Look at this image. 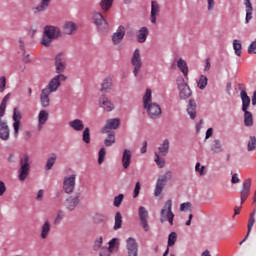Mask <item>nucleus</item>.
Instances as JSON below:
<instances>
[{
  "mask_svg": "<svg viewBox=\"0 0 256 256\" xmlns=\"http://www.w3.org/2000/svg\"><path fill=\"white\" fill-rule=\"evenodd\" d=\"M54 65L57 75H63V73H65V69H67V61L65 60V55L63 53L56 55Z\"/></svg>",
  "mask_w": 256,
  "mask_h": 256,
  "instance_id": "9d476101",
  "label": "nucleus"
},
{
  "mask_svg": "<svg viewBox=\"0 0 256 256\" xmlns=\"http://www.w3.org/2000/svg\"><path fill=\"white\" fill-rule=\"evenodd\" d=\"M174 219L175 214L173 213V202L168 200L160 212V223H165L168 221L169 225L173 227Z\"/></svg>",
  "mask_w": 256,
  "mask_h": 256,
  "instance_id": "7ed1b4c3",
  "label": "nucleus"
},
{
  "mask_svg": "<svg viewBox=\"0 0 256 256\" xmlns=\"http://www.w3.org/2000/svg\"><path fill=\"white\" fill-rule=\"evenodd\" d=\"M210 149L214 153H223V144L220 140L214 139L210 142Z\"/></svg>",
  "mask_w": 256,
  "mask_h": 256,
  "instance_id": "c85d7f7f",
  "label": "nucleus"
},
{
  "mask_svg": "<svg viewBox=\"0 0 256 256\" xmlns=\"http://www.w3.org/2000/svg\"><path fill=\"white\" fill-rule=\"evenodd\" d=\"M120 123L121 122H120L119 118L107 120L106 125L102 130V133H111V131H109V129H118Z\"/></svg>",
  "mask_w": 256,
  "mask_h": 256,
  "instance_id": "4be33fe9",
  "label": "nucleus"
},
{
  "mask_svg": "<svg viewBox=\"0 0 256 256\" xmlns=\"http://www.w3.org/2000/svg\"><path fill=\"white\" fill-rule=\"evenodd\" d=\"M121 225H123V216H121V212H117L115 215L114 230L121 229Z\"/></svg>",
  "mask_w": 256,
  "mask_h": 256,
  "instance_id": "79ce46f5",
  "label": "nucleus"
},
{
  "mask_svg": "<svg viewBox=\"0 0 256 256\" xmlns=\"http://www.w3.org/2000/svg\"><path fill=\"white\" fill-rule=\"evenodd\" d=\"M167 175H169V172H167L165 175L160 176L156 183V188L154 195L155 197H159L161 193H163V187H165V183H167Z\"/></svg>",
  "mask_w": 256,
  "mask_h": 256,
  "instance_id": "6ab92c4d",
  "label": "nucleus"
},
{
  "mask_svg": "<svg viewBox=\"0 0 256 256\" xmlns=\"http://www.w3.org/2000/svg\"><path fill=\"white\" fill-rule=\"evenodd\" d=\"M253 225H255V210L250 214L249 220H248V235H251V231L253 229Z\"/></svg>",
  "mask_w": 256,
  "mask_h": 256,
  "instance_id": "37998d69",
  "label": "nucleus"
},
{
  "mask_svg": "<svg viewBox=\"0 0 256 256\" xmlns=\"http://www.w3.org/2000/svg\"><path fill=\"white\" fill-rule=\"evenodd\" d=\"M159 155H162V157L167 156V153H169V140L165 139L162 144L158 147Z\"/></svg>",
  "mask_w": 256,
  "mask_h": 256,
  "instance_id": "72a5a7b5",
  "label": "nucleus"
},
{
  "mask_svg": "<svg viewBox=\"0 0 256 256\" xmlns=\"http://www.w3.org/2000/svg\"><path fill=\"white\" fill-rule=\"evenodd\" d=\"M51 0H41L40 4L33 9L34 13H43V11H47L49 9V5Z\"/></svg>",
  "mask_w": 256,
  "mask_h": 256,
  "instance_id": "473e14b6",
  "label": "nucleus"
},
{
  "mask_svg": "<svg viewBox=\"0 0 256 256\" xmlns=\"http://www.w3.org/2000/svg\"><path fill=\"white\" fill-rule=\"evenodd\" d=\"M117 243V240L115 238H113L110 242H109V247L108 249H110V251L113 252V249H115V245Z\"/></svg>",
  "mask_w": 256,
  "mask_h": 256,
  "instance_id": "69168bd1",
  "label": "nucleus"
},
{
  "mask_svg": "<svg viewBox=\"0 0 256 256\" xmlns=\"http://www.w3.org/2000/svg\"><path fill=\"white\" fill-rule=\"evenodd\" d=\"M50 233H51V222H49V220H46L41 227V232H40L41 239H47Z\"/></svg>",
  "mask_w": 256,
  "mask_h": 256,
  "instance_id": "cd10ccee",
  "label": "nucleus"
},
{
  "mask_svg": "<svg viewBox=\"0 0 256 256\" xmlns=\"http://www.w3.org/2000/svg\"><path fill=\"white\" fill-rule=\"evenodd\" d=\"M247 149H248V151H255V149H256V138H255V136L250 137V139L248 141Z\"/></svg>",
  "mask_w": 256,
  "mask_h": 256,
  "instance_id": "de8ad7c7",
  "label": "nucleus"
},
{
  "mask_svg": "<svg viewBox=\"0 0 256 256\" xmlns=\"http://www.w3.org/2000/svg\"><path fill=\"white\" fill-rule=\"evenodd\" d=\"M69 127L74 129V131H83V129H85V124L83 123V120L75 119L69 122Z\"/></svg>",
  "mask_w": 256,
  "mask_h": 256,
  "instance_id": "2f4dec72",
  "label": "nucleus"
},
{
  "mask_svg": "<svg viewBox=\"0 0 256 256\" xmlns=\"http://www.w3.org/2000/svg\"><path fill=\"white\" fill-rule=\"evenodd\" d=\"M245 5V23L248 25V23H251V20L253 19V4L251 3V0H244Z\"/></svg>",
  "mask_w": 256,
  "mask_h": 256,
  "instance_id": "412c9836",
  "label": "nucleus"
},
{
  "mask_svg": "<svg viewBox=\"0 0 256 256\" xmlns=\"http://www.w3.org/2000/svg\"><path fill=\"white\" fill-rule=\"evenodd\" d=\"M147 37H149V29L144 26L137 32L136 38L138 43H145V41H147Z\"/></svg>",
  "mask_w": 256,
  "mask_h": 256,
  "instance_id": "a878e982",
  "label": "nucleus"
},
{
  "mask_svg": "<svg viewBox=\"0 0 256 256\" xmlns=\"http://www.w3.org/2000/svg\"><path fill=\"white\" fill-rule=\"evenodd\" d=\"M233 49L235 51V55H237V57H241V53H243V44L241 43V40H233Z\"/></svg>",
  "mask_w": 256,
  "mask_h": 256,
  "instance_id": "c9c22d12",
  "label": "nucleus"
},
{
  "mask_svg": "<svg viewBox=\"0 0 256 256\" xmlns=\"http://www.w3.org/2000/svg\"><path fill=\"white\" fill-rule=\"evenodd\" d=\"M13 124L12 127L14 129L13 136L15 139L19 137V131L21 130V119H23V114H21V110L19 108H14L13 109Z\"/></svg>",
  "mask_w": 256,
  "mask_h": 256,
  "instance_id": "423d86ee",
  "label": "nucleus"
},
{
  "mask_svg": "<svg viewBox=\"0 0 256 256\" xmlns=\"http://www.w3.org/2000/svg\"><path fill=\"white\" fill-rule=\"evenodd\" d=\"M240 97L242 101V111H247L249 105H251V98L247 95V92H240Z\"/></svg>",
  "mask_w": 256,
  "mask_h": 256,
  "instance_id": "7c9ffc66",
  "label": "nucleus"
},
{
  "mask_svg": "<svg viewBox=\"0 0 256 256\" xmlns=\"http://www.w3.org/2000/svg\"><path fill=\"white\" fill-rule=\"evenodd\" d=\"M5 108L4 106H0V123H7V120H3V117H5Z\"/></svg>",
  "mask_w": 256,
  "mask_h": 256,
  "instance_id": "e2e57ef3",
  "label": "nucleus"
},
{
  "mask_svg": "<svg viewBox=\"0 0 256 256\" xmlns=\"http://www.w3.org/2000/svg\"><path fill=\"white\" fill-rule=\"evenodd\" d=\"M45 192L43 190H39L36 196L37 201H43V195Z\"/></svg>",
  "mask_w": 256,
  "mask_h": 256,
  "instance_id": "774afa93",
  "label": "nucleus"
},
{
  "mask_svg": "<svg viewBox=\"0 0 256 256\" xmlns=\"http://www.w3.org/2000/svg\"><path fill=\"white\" fill-rule=\"evenodd\" d=\"M249 55H256V41L252 42L248 47Z\"/></svg>",
  "mask_w": 256,
  "mask_h": 256,
  "instance_id": "4d7b16f0",
  "label": "nucleus"
},
{
  "mask_svg": "<svg viewBox=\"0 0 256 256\" xmlns=\"http://www.w3.org/2000/svg\"><path fill=\"white\" fill-rule=\"evenodd\" d=\"M102 245H103V237H98L94 242L93 250L99 251V249H101Z\"/></svg>",
  "mask_w": 256,
  "mask_h": 256,
  "instance_id": "8fccbe9b",
  "label": "nucleus"
},
{
  "mask_svg": "<svg viewBox=\"0 0 256 256\" xmlns=\"http://www.w3.org/2000/svg\"><path fill=\"white\" fill-rule=\"evenodd\" d=\"M49 121V112L46 110H41L38 114V131H41L43 129V126L45 123Z\"/></svg>",
  "mask_w": 256,
  "mask_h": 256,
  "instance_id": "b1692460",
  "label": "nucleus"
},
{
  "mask_svg": "<svg viewBox=\"0 0 256 256\" xmlns=\"http://www.w3.org/2000/svg\"><path fill=\"white\" fill-rule=\"evenodd\" d=\"M82 139L84 143H91V132L89 127L85 128L82 134Z\"/></svg>",
  "mask_w": 256,
  "mask_h": 256,
  "instance_id": "a18cd8bd",
  "label": "nucleus"
},
{
  "mask_svg": "<svg viewBox=\"0 0 256 256\" xmlns=\"http://www.w3.org/2000/svg\"><path fill=\"white\" fill-rule=\"evenodd\" d=\"M131 150L129 149H125L123 151V155H122V165L124 169H129V165H131Z\"/></svg>",
  "mask_w": 256,
  "mask_h": 256,
  "instance_id": "bb28decb",
  "label": "nucleus"
},
{
  "mask_svg": "<svg viewBox=\"0 0 256 256\" xmlns=\"http://www.w3.org/2000/svg\"><path fill=\"white\" fill-rule=\"evenodd\" d=\"M139 219H140V223L144 229V231H149V212L147 211V209H145V207L141 206L139 208Z\"/></svg>",
  "mask_w": 256,
  "mask_h": 256,
  "instance_id": "f8f14e48",
  "label": "nucleus"
},
{
  "mask_svg": "<svg viewBox=\"0 0 256 256\" xmlns=\"http://www.w3.org/2000/svg\"><path fill=\"white\" fill-rule=\"evenodd\" d=\"M7 191V186L5 185V182L0 181V197H3Z\"/></svg>",
  "mask_w": 256,
  "mask_h": 256,
  "instance_id": "0e129e2a",
  "label": "nucleus"
},
{
  "mask_svg": "<svg viewBox=\"0 0 256 256\" xmlns=\"http://www.w3.org/2000/svg\"><path fill=\"white\" fill-rule=\"evenodd\" d=\"M93 221L94 223H102V221H105V215L97 213L94 215Z\"/></svg>",
  "mask_w": 256,
  "mask_h": 256,
  "instance_id": "864d4df0",
  "label": "nucleus"
},
{
  "mask_svg": "<svg viewBox=\"0 0 256 256\" xmlns=\"http://www.w3.org/2000/svg\"><path fill=\"white\" fill-rule=\"evenodd\" d=\"M177 67L183 73L184 77H187V75H189V67H187V62H185V60H183L182 58L177 61Z\"/></svg>",
  "mask_w": 256,
  "mask_h": 256,
  "instance_id": "f704fd0d",
  "label": "nucleus"
},
{
  "mask_svg": "<svg viewBox=\"0 0 256 256\" xmlns=\"http://www.w3.org/2000/svg\"><path fill=\"white\" fill-rule=\"evenodd\" d=\"M31 171V163L29 162V155L25 154L20 159V168L18 170L19 181H25L29 177V172Z\"/></svg>",
  "mask_w": 256,
  "mask_h": 256,
  "instance_id": "20e7f679",
  "label": "nucleus"
},
{
  "mask_svg": "<svg viewBox=\"0 0 256 256\" xmlns=\"http://www.w3.org/2000/svg\"><path fill=\"white\" fill-rule=\"evenodd\" d=\"M6 85H7V78H5V76L0 77V93H3V91H5Z\"/></svg>",
  "mask_w": 256,
  "mask_h": 256,
  "instance_id": "5fc2aeb1",
  "label": "nucleus"
},
{
  "mask_svg": "<svg viewBox=\"0 0 256 256\" xmlns=\"http://www.w3.org/2000/svg\"><path fill=\"white\" fill-rule=\"evenodd\" d=\"M207 81H208L207 76L201 75L197 82L199 89L201 90L205 89V87H207Z\"/></svg>",
  "mask_w": 256,
  "mask_h": 256,
  "instance_id": "c03bdc74",
  "label": "nucleus"
},
{
  "mask_svg": "<svg viewBox=\"0 0 256 256\" xmlns=\"http://www.w3.org/2000/svg\"><path fill=\"white\" fill-rule=\"evenodd\" d=\"M155 163H156V165H158V167L160 168V169H163V167H165V160H163V159H161L160 158V156H159V153H155Z\"/></svg>",
  "mask_w": 256,
  "mask_h": 256,
  "instance_id": "3c124183",
  "label": "nucleus"
},
{
  "mask_svg": "<svg viewBox=\"0 0 256 256\" xmlns=\"http://www.w3.org/2000/svg\"><path fill=\"white\" fill-rule=\"evenodd\" d=\"M153 96L151 89H147L145 95L143 96V105L146 109L150 119H159L161 117V106L157 103H153Z\"/></svg>",
  "mask_w": 256,
  "mask_h": 256,
  "instance_id": "f257e3e1",
  "label": "nucleus"
},
{
  "mask_svg": "<svg viewBox=\"0 0 256 256\" xmlns=\"http://www.w3.org/2000/svg\"><path fill=\"white\" fill-rule=\"evenodd\" d=\"M111 253L113 252L110 249L102 248L101 251L99 252V256H111Z\"/></svg>",
  "mask_w": 256,
  "mask_h": 256,
  "instance_id": "bf43d9fd",
  "label": "nucleus"
},
{
  "mask_svg": "<svg viewBox=\"0 0 256 256\" xmlns=\"http://www.w3.org/2000/svg\"><path fill=\"white\" fill-rule=\"evenodd\" d=\"M63 29L66 35H72V33L77 30V26L73 22H67L64 24Z\"/></svg>",
  "mask_w": 256,
  "mask_h": 256,
  "instance_id": "e433bc0d",
  "label": "nucleus"
},
{
  "mask_svg": "<svg viewBox=\"0 0 256 256\" xmlns=\"http://www.w3.org/2000/svg\"><path fill=\"white\" fill-rule=\"evenodd\" d=\"M77 205H79V196L77 195L69 196L64 202V207L68 211H75Z\"/></svg>",
  "mask_w": 256,
  "mask_h": 256,
  "instance_id": "dca6fc26",
  "label": "nucleus"
},
{
  "mask_svg": "<svg viewBox=\"0 0 256 256\" xmlns=\"http://www.w3.org/2000/svg\"><path fill=\"white\" fill-rule=\"evenodd\" d=\"M131 65L134 67V77H137L141 72V67H143V60H141V51L139 49L134 50L131 58Z\"/></svg>",
  "mask_w": 256,
  "mask_h": 256,
  "instance_id": "39448f33",
  "label": "nucleus"
},
{
  "mask_svg": "<svg viewBox=\"0 0 256 256\" xmlns=\"http://www.w3.org/2000/svg\"><path fill=\"white\" fill-rule=\"evenodd\" d=\"M52 92L49 90H46L45 88L42 89L40 94V103L42 107L47 108L49 105H51V99L49 98V95H51Z\"/></svg>",
  "mask_w": 256,
  "mask_h": 256,
  "instance_id": "5701e85b",
  "label": "nucleus"
},
{
  "mask_svg": "<svg viewBox=\"0 0 256 256\" xmlns=\"http://www.w3.org/2000/svg\"><path fill=\"white\" fill-rule=\"evenodd\" d=\"M187 113L188 115H190V119H195V117L197 116V103L195 102V100H189Z\"/></svg>",
  "mask_w": 256,
  "mask_h": 256,
  "instance_id": "c756f323",
  "label": "nucleus"
},
{
  "mask_svg": "<svg viewBox=\"0 0 256 256\" xmlns=\"http://www.w3.org/2000/svg\"><path fill=\"white\" fill-rule=\"evenodd\" d=\"M59 37H61V29H59V27L45 26L40 43L43 47H51V43H53L55 39H59Z\"/></svg>",
  "mask_w": 256,
  "mask_h": 256,
  "instance_id": "f03ea898",
  "label": "nucleus"
},
{
  "mask_svg": "<svg viewBox=\"0 0 256 256\" xmlns=\"http://www.w3.org/2000/svg\"><path fill=\"white\" fill-rule=\"evenodd\" d=\"M244 113V124L246 127H252L253 125V114L248 110L243 111Z\"/></svg>",
  "mask_w": 256,
  "mask_h": 256,
  "instance_id": "4c0bfd02",
  "label": "nucleus"
},
{
  "mask_svg": "<svg viewBox=\"0 0 256 256\" xmlns=\"http://www.w3.org/2000/svg\"><path fill=\"white\" fill-rule=\"evenodd\" d=\"M63 217H65V213L63 211H59L54 220L55 225H58V223H61V221L63 220Z\"/></svg>",
  "mask_w": 256,
  "mask_h": 256,
  "instance_id": "6e6d98bb",
  "label": "nucleus"
},
{
  "mask_svg": "<svg viewBox=\"0 0 256 256\" xmlns=\"http://www.w3.org/2000/svg\"><path fill=\"white\" fill-rule=\"evenodd\" d=\"M11 139V128L7 122L0 123V141H9Z\"/></svg>",
  "mask_w": 256,
  "mask_h": 256,
  "instance_id": "4468645a",
  "label": "nucleus"
},
{
  "mask_svg": "<svg viewBox=\"0 0 256 256\" xmlns=\"http://www.w3.org/2000/svg\"><path fill=\"white\" fill-rule=\"evenodd\" d=\"M190 209H191L190 202L180 204V211H189Z\"/></svg>",
  "mask_w": 256,
  "mask_h": 256,
  "instance_id": "052dcab7",
  "label": "nucleus"
},
{
  "mask_svg": "<svg viewBox=\"0 0 256 256\" xmlns=\"http://www.w3.org/2000/svg\"><path fill=\"white\" fill-rule=\"evenodd\" d=\"M114 143H115V132H108V136L104 140L105 147H111Z\"/></svg>",
  "mask_w": 256,
  "mask_h": 256,
  "instance_id": "a19ab883",
  "label": "nucleus"
},
{
  "mask_svg": "<svg viewBox=\"0 0 256 256\" xmlns=\"http://www.w3.org/2000/svg\"><path fill=\"white\" fill-rule=\"evenodd\" d=\"M123 199H125V195L123 194H119L118 196L114 197V207H121Z\"/></svg>",
  "mask_w": 256,
  "mask_h": 256,
  "instance_id": "09e8293b",
  "label": "nucleus"
},
{
  "mask_svg": "<svg viewBox=\"0 0 256 256\" xmlns=\"http://www.w3.org/2000/svg\"><path fill=\"white\" fill-rule=\"evenodd\" d=\"M61 81H67V76L64 74L54 76L44 89L48 90L50 93H55L59 87H61Z\"/></svg>",
  "mask_w": 256,
  "mask_h": 256,
  "instance_id": "0eeeda50",
  "label": "nucleus"
},
{
  "mask_svg": "<svg viewBox=\"0 0 256 256\" xmlns=\"http://www.w3.org/2000/svg\"><path fill=\"white\" fill-rule=\"evenodd\" d=\"M251 195V179L248 178L244 181L241 191V203L247 201V197Z\"/></svg>",
  "mask_w": 256,
  "mask_h": 256,
  "instance_id": "f3484780",
  "label": "nucleus"
},
{
  "mask_svg": "<svg viewBox=\"0 0 256 256\" xmlns=\"http://www.w3.org/2000/svg\"><path fill=\"white\" fill-rule=\"evenodd\" d=\"M127 250H128V256H137L139 251L137 248V242L134 238H128L127 239Z\"/></svg>",
  "mask_w": 256,
  "mask_h": 256,
  "instance_id": "aec40b11",
  "label": "nucleus"
},
{
  "mask_svg": "<svg viewBox=\"0 0 256 256\" xmlns=\"http://www.w3.org/2000/svg\"><path fill=\"white\" fill-rule=\"evenodd\" d=\"M159 13H161V6L159 2L153 0L151 2V13H150V21L151 23H157V17H159Z\"/></svg>",
  "mask_w": 256,
  "mask_h": 256,
  "instance_id": "2eb2a0df",
  "label": "nucleus"
},
{
  "mask_svg": "<svg viewBox=\"0 0 256 256\" xmlns=\"http://www.w3.org/2000/svg\"><path fill=\"white\" fill-rule=\"evenodd\" d=\"M125 38V27L119 26L116 32L112 35L113 45L121 44V41Z\"/></svg>",
  "mask_w": 256,
  "mask_h": 256,
  "instance_id": "a211bd4d",
  "label": "nucleus"
},
{
  "mask_svg": "<svg viewBox=\"0 0 256 256\" xmlns=\"http://www.w3.org/2000/svg\"><path fill=\"white\" fill-rule=\"evenodd\" d=\"M177 85L180 99H189V97L192 95V92L191 88H189V85L185 82V79H178Z\"/></svg>",
  "mask_w": 256,
  "mask_h": 256,
  "instance_id": "6e6552de",
  "label": "nucleus"
},
{
  "mask_svg": "<svg viewBox=\"0 0 256 256\" xmlns=\"http://www.w3.org/2000/svg\"><path fill=\"white\" fill-rule=\"evenodd\" d=\"M98 105L100 109L107 111V113H111V111L115 110V104L107 97V95L102 94L98 99Z\"/></svg>",
  "mask_w": 256,
  "mask_h": 256,
  "instance_id": "9b49d317",
  "label": "nucleus"
},
{
  "mask_svg": "<svg viewBox=\"0 0 256 256\" xmlns=\"http://www.w3.org/2000/svg\"><path fill=\"white\" fill-rule=\"evenodd\" d=\"M98 155V164L101 165L103 164V161H105V155H107L105 148H101Z\"/></svg>",
  "mask_w": 256,
  "mask_h": 256,
  "instance_id": "603ef678",
  "label": "nucleus"
},
{
  "mask_svg": "<svg viewBox=\"0 0 256 256\" xmlns=\"http://www.w3.org/2000/svg\"><path fill=\"white\" fill-rule=\"evenodd\" d=\"M111 89H113V77L108 76L103 80L100 91L102 93H109Z\"/></svg>",
  "mask_w": 256,
  "mask_h": 256,
  "instance_id": "393cba45",
  "label": "nucleus"
},
{
  "mask_svg": "<svg viewBox=\"0 0 256 256\" xmlns=\"http://www.w3.org/2000/svg\"><path fill=\"white\" fill-rule=\"evenodd\" d=\"M176 241H177V233L171 232L168 236V247H173Z\"/></svg>",
  "mask_w": 256,
  "mask_h": 256,
  "instance_id": "49530a36",
  "label": "nucleus"
},
{
  "mask_svg": "<svg viewBox=\"0 0 256 256\" xmlns=\"http://www.w3.org/2000/svg\"><path fill=\"white\" fill-rule=\"evenodd\" d=\"M11 99V93H8L2 100L0 106L7 108V102Z\"/></svg>",
  "mask_w": 256,
  "mask_h": 256,
  "instance_id": "680f3d73",
  "label": "nucleus"
},
{
  "mask_svg": "<svg viewBox=\"0 0 256 256\" xmlns=\"http://www.w3.org/2000/svg\"><path fill=\"white\" fill-rule=\"evenodd\" d=\"M100 7L104 13H107L113 7V0H101Z\"/></svg>",
  "mask_w": 256,
  "mask_h": 256,
  "instance_id": "ea45409f",
  "label": "nucleus"
},
{
  "mask_svg": "<svg viewBox=\"0 0 256 256\" xmlns=\"http://www.w3.org/2000/svg\"><path fill=\"white\" fill-rule=\"evenodd\" d=\"M140 191H141V183L137 182L134 188V193H133L134 199H137V197H139Z\"/></svg>",
  "mask_w": 256,
  "mask_h": 256,
  "instance_id": "13d9d810",
  "label": "nucleus"
},
{
  "mask_svg": "<svg viewBox=\"0 0 256 256\" xmlns=\"http://www.w3.org/2000/svg\"><path fill=\"white\" fill-rule=\"evenodd\" d=\"M75 175H71L64 178L63 189L65 193H73L75 190Z\"/></svg>",
  "mask_w": 256,
  "mask_h": 256,
  "instance_id": "ddd939ff",
  "label": "nucleus"
},
{
  "mask_svg": "<svg viewBox=\"0 0 256 256\" xmlns=\"http://www.w3.org/2000/svg\"><path fill=\"white\" fill-rule=\"evenodd\" d=\"M92 21H94L95 25L98 28V31H107L109 29V23H107V20L103 17V15L99 12H94L92 14Z\"/></svg>",
  "mask_w": 256,
  "mask_h": 256,
  "instance_id": "1a4fd4ad",
  "label": "nucleus"
},
{
  "mask_svg": "<svg viewBox=\"0 0 256 256\" xmlns=\"http://www.w3.org/2000/svg\"><path fill=\"white\" fill-rule=\"evenodd\" d=\"M57 161V154H52L46 162L45 169L46 171H51L53 169V165H55V162Z\"/></svg>",
  "mask_w": 256,
  "mask_h": 256,
  "instance_id": "58836bf2",
  "label": "nucleus"
},
{
  "mask_svg": "<svg viewBox=\"0 0 256 256\" xmlns=\"http://www.w3.org/2000/svg\"><path fill=\"white\" fill-rule=\"evenodd\" d=\"M239 174L235 173L232 175V179H231V183L235 184V183H239Z\"/></svg>",
  "mask_w": 256,
  "mask_h": 256,
  "instance_id": "338daca9",
  "label": "nucleus"
}]
</instances>
